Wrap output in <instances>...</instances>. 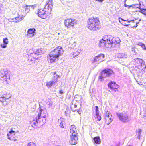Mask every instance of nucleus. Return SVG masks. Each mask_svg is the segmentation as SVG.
I'll return each mask as SVG.
<instances>
[{
  "instance_id": "23",
  "label": "nucleus",
  "mask_w": 146,
  "mask_h": 146,
  "mask_svg": "<svg viewBox=\"0 0 146 146\" xmlns=\"http://www.w3.org/2000/svg\"><path fill=\"white\" fill-rule=\"evenodd\" d=\"M94 143L97 144H100L101 143V140L99 136H97L93 138Z\"/></svg>"
},
{
  "instance_id": "15",
  "label": "nucleus",
  "mask_w": 146,
  "mask_h": 146,
  "mask_svg": "<svg viewBox=\"0 0 146 146\" xmlns=\"http://www.w3.org/2000/svg\"><path fill=\"white\" fill-rule=\"evenodd\" d=\"M35 29H30L28 31V34L27 35L28 37H31L34 36L35 33Z\"/></svg>"
},
{
  "instance_id": "33",
  "label": "nucleus",
  "mask_w": 146,
  "mask_h": 146,
  "mask_svg": "<svg viewBox=\"0 0 146 146\" xmlns=\"http://www.w3.org/2000/svg\"><path fill=\"white\" fill-rule=\"evenodd\" d=\"M28 146H36V144L34 143L33 142H31L29 143L27 145Z\"/></svg>"
},
{
  "instance_id": "35",
  "label": "nucleus",
  "mask_w": 146,
  "mask_h": 146,
  "mask_svg": "<svg viewBox=\"0 0 146 146\" xmlns=\"http://www.w3.org/2000/svg\"><path fill=\"white\" fill-rule=\"evenodd\" d=\"M119 21L121 23L123 22H122L123 21H126L127 20H124L123 19L121 18H119Z\"/></svg>"
},
{
  "instance_id": "41",
  "label": "nucleus",
  "mask_w": 146,
  "mask_h": 146,
  "mask_svg": "<svg viewBox=\"0 0 146 146\" xmlns=\"http://www.w3.org/2000/svg\"><path fill=\"white\" fill-rule=\"evenodd\" d=\"M121 23L124 26H128L129 25V24H127L123 22Z\"/></svg>"
},
{
  "instance_id": "19",
  "label": "nucleus",
  "mask_w": 146,
  "mask_h": 146,
  "mask_svg": "<svg viewBox=\"0 0 146 146\" xmlns=\"http://www.w3.org/2000/svg\"><path fill=\"white\" fill-rule=\"evenodd\" d=\"M70 133L72 134V135H74V134L76 135V128L74 125H71L70 129Z\"/></svg>"
},
{
  "instance_id": "63",
  "label": "nucleus",
  "mask_w": 146,
  "mask_h": 146,
  "mask_svg": "<svg viewBox=\"0 0 146 146\" xmlns=\"http://www.w3.org/2000/svg\"><path fill=\"white\" fill-rule=\"evenodd\" d=\"M137 8H138L139 7H137Z\"/></svg>"
},
{
  "instance_id": "54",
  "label": "nucleus",
  "mask_w": 146,
  "mask_h": 146,
  "mask_svg": "<svg viewBox=\"0 0 146 146\" xmlns=\"http://www.w3.org/2000/svg\"><path fill=\"white\" fill-rule=\"evenodd\" d=\"M141 21V19H139V21Z\"/></svg>"
},
{
  "instance_id": "61",
  "label": "nucleus",
  "mask_w": 146,
  "mask_h": 146,
  "mask_svg": "<svg viewBox=\"0 0 146 146\" xmlns=\"http://www.w3.org/2000/svg\"><path fill=\"white\" fill-rule=\"evenodd\" d=\"M40 121H42V120L41 119H40Z\"/></svg>"
},
{
  "instance_id": "2",
  "label": "nucleus",
  "mask_w": 146,
  "mask_h": 146,
  "mask_svg": "<svg viewBox=\"0 0 146 146\" xmlns=\"http://www.w3.org/2000/svg\"><path fill=\"white\" fill-rule=\"evenodd\" d=\"M53 5V3L52 1H47L44 9H38V11L37 13L38 15L43 19L46 18L48 14L50 13Z\"/></svg>"
},
{
  "instance_id": "32",
  "label": "nucleus",
  "mask_w": 146,
  "mask_h": 146,
  "mask_svg": "<svg viewBox=\"0 0 146 146\" xmlns=\"http://www.w3.org/2000/svg\"><path fill=\"white\" fill-rule=\"evenodd\" d=\"M106 117H111L112 115L111 114V113L108 111H107L106 114Z\"/></svg>"
},
{
  "instance_id": "25",
  "label": "nucleus",
  "mask_w": 146,
  "mask_h": 146,
  "mask_svg": "<svg viewBox=\"0 0 146 146\" xmlns=\"http://www.w3.org/2000/svg\"><path fill=\"white\" fill-rule=\"evenodd\" d=\"M15 20L18 21H20L21 20L23 19V15H19L18 17H16L15 18Z\"/></svg>"
},
{
  "instance_id": "57",
  "label": "nucleus",
  "mask_w": 146,
  "mask_h": 146,
  "mask_svg": "<svg viewBox=\"0 0 146 146\" xmlns=\"http://www.w3.org/2000/svg\"><path fill=\"white\" fill-rule=\"evenodd\" d=\"M8 139H9V140H11L10 138V137L8 138Z\"/></svg>"
},
{
  "instance_id": "17",
  "label": "nucleus",
  "mask_w": 146,
  "mask_h": 146,
  "mask_svg": "<svg viewBox=\"0 0 146 146\" xmlns=\"http://www.w3.org/2000/svg\"><path fill=\"white\" fill-rule=\"evenodd\" d=\"M35 5H26V8L25 9V11H27V12L29 11L33 10L34 8L36 7Z\"/></svg>"
},
{
  "instance_id": "36",
  "label": "nucleus",
  "mask_w": 146,
  "mask_h": 146,
  "mask_svg": "<svg viewBox=\"0 0 146 146\" xmlns=\"http://www.w3.org/2000/svg\"><path fill=\"white\" fill-rule=\"evenodd\" d=\"M5 100V99L3 98V95L2 96L0 97V102H3V101Z\"/></svg>"
},
{
  "instance_id": "52",
  "label": "nucleus",
  "mask_w": 146,
  "mask_h": 146,
  "mask_svg": "<svg viewBox=\"0 0 146 146\" xmlns=\"http://www.w3.org/2000/svg\"><path fill=\"white\" fill-rule=\"evenodd\" d=\"M13 21V22H18V21L17 20V21H15H15Z\"/></svg>"
},
{
  "instance_id": "9",
  "label": "nucleus",
  "mask_w": 146,
  "mask_h": 146,
  "mask_svg": "<svg viewBox=\"0 0 146 146\" xmlns=\"http://www.w3.org/2000/svg\"><path fill=\"white\" fill-rule=\"evenodd\" d=\"M59 76L57 75L54 72V76L52 79L49 81L46 82V86L48 87H50L52 86L55 85L58 82V79Z\"/></svg>"
},
{
  "instance_id": "6",
  "label": "nucleus",
  "mask_w": 146,
  "mask_h": 146,
  "mask_svg": "<svg viewBox=\"0 0 146 146\" xmlns=\"http://www.w3.org/2000/svg\"><path fill=\"white\" fill-rule=\"evenodd\" d=\"M114 73L113 72L110 68L105 69L101 72V75L99 76V78L102 80L103 78L109 77Z\"/></svg>"
},
{
  "instance_id": "24",
  "label": "nucleus",
  "mask_w": 146,
  "mask_h": 146,
  "mask_svg": "<svg viewBox=\"0 0 146 146\" xmlns=\"http://www.w3.org/2000/svg\"><path fill=\"white\" fill-rule=\"evenodd\" d=\"M141 130L140 129H138L137 131V137L139 139H140V137L141 136Z\"/></svg>"
},
{
  "instance_id": "44",
  "label": "nucleus",
  "mask_w": 146,
  "mask_h": 146,
  "mask_svg": "<svg viewBox=\"0 0 146 146\" xmlns=\"http://www.w3.org/2000/svg\"><path fill=\"white\" fill-rule=\"evenodd\" d=\"M139 22H137L136 23V25L135 26H133V28H136V27H137L138 26V24L139 23Z\"/></svg>"
},
{
  "instance_id": "14",
  "label": "nucleus",
  "mask_w": 146,
  "mask_h": 146,
  "mask_svg": "<svg viewBox=\"0 0 146 146\" xmlns=\"http://www.w3.org/2000/svg\"><path fill=\"white\" fill-rule=\"evenodd\" d=\"M99 46L100 47L104 46H106L107 47H109V46H108L107 43L106 42V41H105V39L104 38V36L103 38L100 41Z\"/></svg>"
},
{
  "instance_id": "18",
  "label": "nucleus",
  "mask_w": 146,
  "mask_h": 146,
  "mask_svg": "<svg viewBox=\"0 0 146 146\" xmlns=\"http://www.w3.org/2000/svg\"><path fill=\"white\" fill-rule=\"evenodd\" d=\"M113 44H117L118 45L119 44V43L121 41L119 38L113 37Z\"/></svg>"
},
{
  "instance_id": "48",
  "label": "nucleus",
  "mask_w": 146,
  "mask_h": 146,
  "mask_svg": "<svg viewBox=\"0 0 146 146\" xmlns=\"http://www.w3.org/2000/svg\"><path fill=\"white\" fill-rule=\"evenodd\" d=\"M14 19H15V18L13 19H9V20L10 22H12L13 20Z\"/></svg>"
},
{
  "instance_id": "13",
  "label": "nucleus",
  "mask_w": 146,
  "mask_h": 146,
  "mask_svg": "<svg viewBox=\"0 0 146 146\" xmlns=\"http://www.w3.org/2000/svg\"><path fill=\"white\" fill-rule=\"evenodd\" d=\"M104 55L101 54L94 57V59L92 61V63H95L99 61L102 60L104 57Z\"/></svg>"
},
{
  "instance_id": "39",
  "label": "nucleus",
  "mask_w": 146,
  "mask_h": 146,
  "mask_svg": "<svg viewBox=\"0 0 146 146\" xmlns=\"http://www.w3.org/2000/svg\"><path fill=\"white\" fill-rule=\"evenodd\" d=\"M126 7H129V8H130L131 7H132L133 6L131 5V6H129L126 4L124 5Z\"/></svg>"
},
{
  "instance_id": "34",
  "label": "nucleus",
  "mask_w": 146,
  "mask_h": 146,
  "mask_svg": "<svg viewBox=\"0 0 146 146\" xmlns=\"http://www.w3.org/2000/svg\"><path fill=\"white\" fill-rule=\"evenodd\" d=\"M96 117L99 121H100L101 120V116L99 115V113L98 114V115H96Z\"/></svg>"
},
{
  "instance_id": "3",
  "label": "nucleus",
  "mask_w": 146,
  "mask_h": 146,
  "mask_svg": "<svg viewBox=\"0 0 146 146\" xmlns=\"http://www.w3.org/2000/svg\"><path fill=\"white\" fill-rule=\"evenodd\" d=\"M63 50L62 47L58 46L49 54L47 56V60L50 63H52L55 61L56 58H58L59 56L63 54Z\"/></svg>"
},
{
  "instance_id": "37",
  "label": "nucleus",
  "mask_w": 146,
  "mask_h": 146,
  "mask_svg": "<svg viewBox=\"0 0 146 146\" xmlns=\"http://www.w3.org/2000/svg\"><path fill=\"white\" fill-rule=\"evenodd\" d=\"M6 45L7 44H1V46L3 48H6L7 47Z\"/></svg>"
},
{
  "instance_id": "59",
  "label": "nucleus",
  "mask_w": 146,
  "mask_h": 146,
  "mask_svg": "<svg viewBox=\"0 0 146 146\" xmlns=\"http://www.w3.org/2000/svg\"><path fill=\"white\" fill-rule=\"evenodd\" d=\"M139 7H140V5H139Z\"/></svg>"
},
{
  "instance_id": "43",
  "label": "nucleus",
  "mask_w": 146,
  "mask_h": 146,
  "mask_svg": "<svg viewBox=\"0 0 146 146\" xmlns=\"http://www.w3.org/2000/svg\"><path fill=\"white\" fill-rule=\"evenodd\" d=\"M127 21L128 22V23H129L131 21L133 22V23L134 21V20H130V21H129L128 19H127Z\"/></svg>"
},
{
  "instance_id": "21",
  "label": "nucleus",
  "mask_w": 146,
  "mask_h": 146,
  "mask_svg": "<svg viewBox=\"0 0 146 146\" xmlns=\"http://www.w3.org/2000/svg\"><path fill=\"white\" fill-rule=\"evenodd\" d=\"M33 52H32L31 54H35L38 55H39L42 54V50L41 49H38L35 50L33 51Z\"/></svg>"
},
{
  "instance_id": "42",
  "label": "nucleus",
  "mask_w": 146,
  "mask_h": 146,
  "mask_svg": "<svg viewBox=\"0 0 146 146\" xmlns=\"http://www.w3.org/2000/svg\"><path fill=\"white\" fill-rule=\"evenodd\" d=\"M135 47H132L131 48V50L132 51L134 52V53H135Z\"/></svg>"
},
{
  "instance_id": "22",
  "label": "nucleus",
  "mask_w": 146,
  "mask_h": 146,
  "mask_svg": "<svg viewBox=\"0 0 146 146\" xmlns=\"http://www.w3.org/2000/svg\"><path fill=\"white\" fill-rule=\"evenodd\" d=\"M111 117H106L105 119L106 120V123L107 125H109L113 120V119L111 118Z\"/></svg>"
},
{
  "instance_id": "20",
  "label": "nucleus",
  "mask_w": 146,
  "mask_h": 146,
  "mask_svg": "<svg viewBox=\"0 0 146 146\" xmlns=\"http://www.w3.org/2000/svg\"><path fill=\"white\" fill-rule=\"evenodd\" d=\"M116 84V82H115L111 81L108 84V86L111 90H113L114 86L116 87L115 86H113V85Z\"/></svg>"
},
{
  "instance_id": "11",
  "label": "nucleus",
  "mask_w": 146,
  "mask_h": 146,
  "mask_svg": "<svg viewBox=\"0 0 146 146\" xmlns=\"http://www.w3.org/2000/svg\"><path fill=\"white\" fill-rule=\"evenodd\" d=\"M134 62L138 64L139 69H140L141 70L143 69V68L146 67L143 60L138 58H136L134 59Z\"/></svg>"
},
{
  "instance_id": "30",
  "label": "nucleus",
  "mask_w": 146,
  "mask_h": 146,
  "mask_svg": "<svg viewBox=\"0 0 146 146\" xmlns=\"http://www.w3.org/2000/svg\"><path fill=\"white\" fill-rule=\"evenodd\" d=\"M95 112H96V115H98V114L99 113V111L98 110V107L97 106H95Z\"/></svg>"
},
{
  "instance_id": "16",
  "label": "nucleus",
  "mask_w": 146,
  "mask_h": 146,
  "mask_svg": "<svg viewBox=\"0 0 146 146\" xmlns=\"http://www.w3.org/2000/svg\"><path fill=\"white\" fill-rule=\"evenodd\" d=\"M58 122L60 123L59 126L61 128H64L65 123L64 120L63 118H60L58 119Z\"/></svg>"
},
{
  "instance_id": "8",
  "label": "nucleus",
  "mask_w": 146,
  "mask_h": 146,
  "mask_svg": "<svg viewBox=\"0 0 146 146\" xmlns=\"http://www.w3.org/2000/svg\"><path fill=\"white\" fill-rule=\"evenodd\" d=\"M77 21L73 19H67L65 20L64 23L65 26L68 28H73L74 24H76Z\"/></svg>"
},
{
  "instance_id": "5",
  "label": "nucleus",
  "mask_w": 146,
  "mask_h": 146,
  "mask_svg": "<svg viewBox=\"0 0 146 146\" xmlns=\"http://www.w3.org/2000/svg\"><path fill=\"white\" fill-rule=\"evenodd\" d=\"M116 114L119 120L122 122L127 123L131 119L127 113L124 112H117Z\"/></svg>"
},
{
  "instance_id": "64",
  "label": "nucleus",
  "mask_w": 146,
  "mask_h": 146,
  "mask_svg": "<svg viewBox=\"0 0 146 146\" xmlns=\"http://www.w3.org/2000/svg\"><path fill=\"white\" fill-rule=\"evenodd\" d=\"M134 7L135 6V5H133Z\"/></svg>"
},
{
  "instance_id": "31",
  "label": "nucleus",
  "mask_w": 146,
  "mask_h": 146,
  "mask_svg": "<svg viewBox=\"0 0 146 146\" xmlns=\"http://www.w3.org/2000/svg\"><path fill=\"white\" fill-rule=\"evenodd\" d=\"M3 42L4 44H7L8 43V39L7 38L3 39Z\"/></svg>"
},
{
  "instance_id": "7",
  "label": "nucleus",
  "mask_w": 146,
  "mask_h": 146,
  "mask_svg": "<svg viewBox=\"0 0 146 146\" xmlns=\"http://www.w3.org/2000/svg\"><path fill=\"white\" fill-rule=\"evenodd\" d=\"M9 71L7 69L2 70L0 71V78H2L3 80L7 82L10 78V76L8 74Z\"/></svg>"
},
{
  "instance_id": "47",
  "label": "nucleus",
  "mask_w": 146,
  "mask_h": 146,
  "mask_svg": "<svg viewBox=\"0 0 146 146\" xmlns=\"http://www.w3.org/2000/svg\"><path fill=\"white\" fill-rule=\"evenodd\" d=\"M73 106L74 107V108H76V107H77V105H76V104H74V105H73V104H72V107Z\"/></svg>"
},
{
  "instance_id": "26",
  "label": "nucleus",
  "mask_w": 146,
  "mask_h": 146,
  "mask_svg": "<svg viewBox=\"0 0 146 146\" xmlns=\"http://www.w3.org/2000/svg\"><path fill=\"white\" fill-rule=\"evenodd\" d=\"M3 98L5 99V100L6 99H9L11 97V95L9 93L7 94H4L3 95Z\"/></svg>"
},
{
  "instance_id": "55",
  "label": "nucleus",
  "mask_w": 146,
  "mask_h": 146,
  "mask_svg": "<svg viewBox=\"0 0 146 146\" xmlns=\"http://www.w3.org/2000/svg\"><path fill=\"white\" fill-rule=\"evenodd\" d=\"M103 61V60H101V61H100L99 62V63H100V62H102V61Z\"/></svg>"
},
{
  "instance_id": "4",
  "label": "nucleus",
  "mask_w": 146,
  "mask_h": 146,
  "mask_svg": "<svg viewBox=\"0 0 146 146\" xmlns=\"http://www.w3.org/2000/svg\"><path fill=\"white\" fill-rule=\"evenodd\" d=\"M88 27L90 30L94 31L99 30L100 28L99 19L97 18H90L87 21Z\"/></svg>"
},
{
  "instance_id": "50",
  "label": "nucleus",
  "mask_w": 146,
  "mask_h": 146,
  "mask_svg": "<svg viewBox=\"0 0 146 146\" xmlns=\"http://www.w3.org/2000/svg\"><path fill=\"white\" fill-rule=\"evenodd\" d=\"M117 88H113V90L115 92H116L117 91Z\"/></svg>"
},
{
  "instance_id": "27",
  "label": "nucleus",
  "mask_w": 146,
  "mask_h": 146,
  "mask_svg": "<svg viewBox=\"0 0 146 146\" xmlns=\"http://www.w3.org/2000/svg\"><path fill=\"white\" fill-rule=\"evenodd\" d=\"M139 11L141 13L146 15V9L139 8Z\"/></svg>"
},
{
  "instance_id": "40",
  "label": "nucleus",
  "mask_w": 146,
  "mask_h": 146,
  "mask_svg": "<svg viewBox=\"0 0 146 146\" xmlns=\"http://www.w3.org/2000/svg\"><path fill=\"white\" fill-rule=\"evenodd\" d=\"M123 55H124V56L123 58H126L128 57V56L127 54H123Z\"/></svg>"
},
{
  "instance_id": "51",
  "label": "nucleus",
  "mask_w": 146,
  "mask_h": 146,
  "mask_svg": "<svg viewBox=\"0 0 146 146\" xmlns=\"http://www.w3.org/2000/svg\"><path fill=\"white\" fill-rule=\"evenodd\" d=\"M143 117H146V113L144 115H143Z\"/></svg>"
},
{
  "instance_id": "46",
  "label": "nucleus",
  "mask_w": 146,
  "mask_h": 146,
  "mask_svg": "<svg viewBox=\"0 0 146 146\" xmlns=\"http://www.w3.org/2000/svg\"><path fill=\"white\" fill-rule=\"evenodd\" d=\"M120 54L121 55V56H120V58H123L124 56V55H123V54H123V53H121V54Z\"/></svg>"
},
{
  "instance_id": "60",
  "label": "nucleus",
  "mask_w": 146,
  "mask_h": 146,
  "mask_svg": "<svg viewBox=\"0 0 146 146\" xmlns=\"http://www.w3.org/2000/svg\"><path fill=\"white\" fill-rule=\"evenodd\" d=\"M145 50H146V48H145Z\"/></svg>"
},
{
  "instance_id": "53",
  "label": "nucleus",
  "mask_w": 146,
  "mask_h": 146,
  "mask_svg": "<svg viewBox=\"0 0 146 146\" xmlns=\"http://www.w3.org/2000/svg\"><path fill=\"white\" fill-rule=\"evenodd\" d=\"M65 115H66L67 113H66V111H65Z\"/></svg>"
},
{
  "instance_id": "38",
  "label": "nucleus",
  "mask_w": 146,
  "mask_h": 146,
  "mask_svg": "<svg viewBox=\"0 0 146 146\" xmlns=\"http://www.w3.org/2000/svg\"><path fill=\"white\" fill-rule=\"evenodd\" d=\"M48 105L49 107H50L53 104V103L51 102H48Z\"/></svg>"
},
{
  "instance_id": "1",
  "label": "nucleus",
  "mask_w": 146,
  "mask_h": 146,
  "mask_svg": "<svg viewBox=\"0 0 146 146\" xmlns=\"http://www.w3.org/2000/svg\"><path fill=\"white\" fill-rule=\"evenodd\" d=\"M38 111L37 113V116L31 122V124L33 127L42 125L46 122L45 118L48 115L46 110L42 109L40 107L38 108Z\"/></svg>"
},
{
  "instance_id": "12",
  "label": "nucleus",
  "mask_w": 146,
  "mask_h": 146,
  "mask_svg": "<svg viewBox=\"0 0 146 146\" xmlns=\"http://www.w3.org/2000/svg\"><path fill=\"white\" fill-rule=\"evenodd\" d=\"M78 141L77 135L76 134H74L70 137L69 142L71 144L74 145L77 143Z\"/></svg>"
},
{
  "instance_id": "45",
  "label": "nucleus",
  "mask_w": 146,
  "mask_h": 146,
  "mask_svg": "<svg viewBox=\"0 0 146 146\" xmlns=\"http://www.w3.org/2000/svg\"><path fill=\"white\" fill-rule=\"evenodd\" d=\"M59 93L61 94H62L64 93V92L62 90H60L59 91Z\"/></svg>"
},
{
  "instance_id": "10",
  "label": "nucleus",
  "mask_w": 146,
  "mask_h": 146,
  "mask_svg": "<svg viewBox=\"0 0 146 146\" xmlns=\"http://www.w3.org/2000/svg\"><path fill=\"white\" fill-rule=\"evenodd\" d=\"M104 36L108 46L109 47H111L113 42V37L110 35H105Z\"/></svg>"
},
{
  "instance_id": "58",
  "label": "nucleus",
  "mask_w": 146,
  "mask_h": 146,
  "mask_svg": "<svg viewBox=\"0 0 146 146\" xmlns=\"http://www.w3.org/2000/svg\"><path fill=\"white\" fill-rule=\"evenodd\" d=\"M77 111L78 113H79H79V111Z\"/></svg>"
},
{
  "instance_id": "49",
  "label": "nucleus",
  "mask_w": 146,
  "mask_h": 146,
  "mask_svg": "<svg viewBox=\"0 0 146 146\" xmlns=\"http://www.w3.org/2000/svg\"><path fill=\"white\" fill-rule=\"evenodd\" d=\"M14 131H13L12 130H11L10 131H9V133H14Z\"/></svg>"
},
{
  "instance_id": "29",
  "label": "nucleus",
  "mask_w": 146,
  "mask_h": 146,
  "mask_svg": "<svg viewBox=\"0 0 146 146\" xmlns=\"http://www.w3.org/2000/svg\"><path fill=\"white\" fill-rule=\"evenodd\" d=\"M137 44L139 46H141L142 47V48L144 50L145 48H146L144 44L143 43H142L139 42Z\"/></svg>"
},
{
  "instance_id": "28",
  "label": "nucleus",
  "mask_w": 146,
  "mask_h": 146,
  "mask_svg": "<svg viewBox=\"0 0 146 146\" xmlns=\"http://www.w3.org/2000/svg\"><path fill=\"white\" fill-rule=\"evenodd\" d=\"M80 51L79 50H78L74 52L73 55H74V57L78 56L80 53Z\"/></svg>"
},
{
  "instance_id": "62",
  "label": "nucleus",
  "mask_w": 146,
  "mask_h": 146,
  "mask_svg": "<svg viewBox=\"0 0 146 146\" xmlns=\"http://www.w3.org/2000/svg\"><path fill=\"white\" fill-rule=\"evenodd\" d=\"M116 146H119V145H117Z\"/></svg>"
},
{
  "instance_id": "56",
  "label": "nucleus",
  "mask_w": 146,
  "mask_h": 146,
  "mask_svg": "<svg viewBox=\"0 0 146 146\" xmlns=\"http://www.w3.org/2000/svg\"><path fill=\"white\" fill-rule=\"evenodd\" d=\"M72 111H75V110H73L72 109Z\"/></svg>"
}]
</instances>
